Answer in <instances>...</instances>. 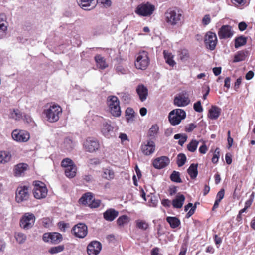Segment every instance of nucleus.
<instances>
[{"mask_svg": "<svg viewBox=\"0 0 255 255\" xmlns=\"http://www.w3.org/2000/svg\"><path fill=\"white\" fill-rule=\"evenodd\" d=\"M165 20L168 25L178 27L184 20L183 12L178 8H169L165 13Z\"/></svg>", "mask_w": 255, "mask_h": 255, "instance_id": "nucleus-1", "label": "nucleus"}, {"mask_svg": "<svg viewBox=\"0 0 255 255\" xmlns=\"http://www.w3.org/2000/svg\"><path fill=\"white\" fill-rule=\"evenodd\" d=\"M62 113V108L56 104H51L43 112L47 121L51 123L57 122L59 120Z\"/></svg>", "mask_w": 255, "mask_h": 255, "instance_id": "nucleus-2", "label": "nucleus"}, {"mask_svg": "<svg viewBox=\"0 0 255 255\" xmlns=\"http://www.w3.org/2000/svg\"><path fill=\"white\" fill-rule=\"evenodd\" d=\"M150 63L148 53L144 50L139 51L135 56L134 65L136 69L145 70Z\"/></svg>", "mask_w": 255, "mask_h": 255, "instance_id": "nucleus-3", "label": "nucleus"}, {"mask_svg": "<svg viewBox=\"0 0 255 255\" xmlns=\"http://www.w3.org/2000/svg\"><path fill=\"white\" fill-rule=\"evenodd\" d=\"M107 104L112 116L118 117L121 115L120 101L116 96L110 95L107 98Z\"/></svg>", "mask_w": 255, "mask_h": 255, "instance_id": "nucleus-4", "label": "nucleus"}, {"mask_svg": "<svg viewBox=\"0 0 255 255\" xmlns=\"http://www.w3.org/2000/svg\"><path fill=\"white\" fill-rule=\"evenodd\" d=\"M94 119L102 122L101 128V132L102 134L106 138H110L114 136V128L111 125V122L109 120H103L101 117L97 115L94 116Z\"/></svg>", "mask_w": 255, "mask_h": 255, "instance_id": "nucleus-5", "label": "nucleus"}, {"mask_svg": "<svg viewBox=\"0 0 255 255\" xmlns=\"http://www.w3.org/2000/svg\"><path fill=\"white\" fill-rule=\"evenodd\" d=\"M155 10V6L149 2L138 5L135 10L136 14L140 16H150Z\"/></svg>", "mask_w": 255, "mask_h": 255, "instance_id": "nucleus-6", "label": "nucleus"}, {"mask_svg": "<svg viewBox=\"0 0 255 255\" xmlns=\"http://www.w3.org/2000/svg\"><path fill=\"white\" fill-rule=\"evenodd\" d=\"M186 117L185 112L181 109H176L169 113L168 118L171 124L173 126L179 124Z\"/></svg>", "mask_w": 255, "mask_h": 255, "instance_id": "nucleus-7", "label": "nucleus"}, {"mask_svg": "<svg viewBox=\"0 0 255 255\" xmlns=\"http://www.w3.org/2000/svg\"><path fill=\"white\" fill-rule=\"evenodd\" d=\"M35 221V217L31 213H25L20 220V227L24 230H28L31 228Z\"/></svg>", "mask_w": 255, "mask_h": 255, "instance_id": "nucleus-8", "label": "nucleus"}, {"mask_svg": "<svg viewBox=\"0 0 255 255\" xmlns=\"http://www.w3.org/2000/svg\"><path fill=\"white\" fill-rule=\"evenodd\" d=\"M33 192L34 197L38 199L46 197L47 194V189L45 184L39 181H35Z\"/></svg>", "mask_w": 255, "mask_h": 255, "instance_id": "nucleus-9", "label": "nucleus"}, {"mask_svg": "<svg viewBox=\"0 0 255 255\" xmlns=\"http://www.w3.org/2000/svg\"><path fill=\"white\" fill-rule=\"evenodd\" d=\"M11 136L17 142H26L30 138V134L26 130L16 129L12 131Z\"/></svg>", "mask_w": 255, "mask_h": 255, "instance_id": "nucleus-10", "label": "nucleus"}, {"mask_svg": "<svg viewBox=\"0 0 255 255\" xmlns=\"http://www.w3.org/2000/svg\"><path fill=\"white\" fill-rule=\"evenodd\" d=\"M30 196V191L28 187L20 186L16 191L15 200L17 203L27 201Z\"/></svg>", "mask_w": 255, "mask_h": 255, "instance_id": "nucleus-11", "label": "nucleus"}, {"mask_svg": "<svg viewBox=\"0 0 255 255\" xmlns=\"http://www.w3.org/2000/svg\"><path fill=\"white\" fill-rule=\"evenodd\" d=\"M204 42L207 48L211 50H214L217 43L216 34L211 31L207 32L205 36Z\"/></svg>", "mask_w": 255, "mask_h": 255, "instance_id": "nucleus-12", "label": "nucleus"}, {"mask_svg": "<svg viewBox=\"0 0 255 255\" xmlns=\"http://www.w3.org/2000/svg\"><path fill=\"white\" fill-rule=\"evenodd\" d=\"M84 147L87 151L92 153L98 150L100 144L97 139L93 138H88L85 141Z\"/></svg>", "mask_w": 255, "mask_h": 255, "instance_id": "nucleus-13", "label": "nucleus"}, {"mask_svg": "<svg viewBox=\"0 0 255 255\" xmlns=\"http://www.w3.org/2000/svg\"><path fill=\"white\" fill-rule=\"evenodd\" d=\"M234 33V32L232 27L228 25H223L218 31V34L220 39L231 38Z\"/></svg>", "mask_w": 255, "mask_h": 255, "instance_id": "nucleus-14", "label": "nucleus"}, {"mask_svg": "<svg viewBox=\"0 0 255 255\" xmlns=\"http://www.w3.org/2000/svg\"><path fill=\"white\" fill-rule=\"evenodd\" d=\"M43 240L52 244H58L62 240V236L59 233H46L43 235Z\"/></svg>", "mask_w": 255, "mask_h": 255, "instance_id": "nucleus-15", "label": "nucleus"}, {"mask_svg": "<svg viewBox=\"0 0 255 255\" xmlns=\"http://www.w3.org/2000/svg\"><path fill=\"white\" fill-rule=\"evenodd\" d=\"M141 150L145 155H150L155 150V143L151 140L146 141L142 143Z\"/></svg>", "mask_w": 255, "mask_h": 255, "instance_id": "nucleus-16", "label": "nucleus"}, {"mask_svg": "<svg viewBox=\"0 0 255 255\" xmlns=\"http://www.w3.org/2000/svg\"><path fill=\"white\" fill-rule=\"evenodd\" d=\"M72 231L76 237L83 238L87 234V227L85 224L79 223L73 228Z\"/></svg>", "mask_w": 255, "mask_h": 255, "instance_id": "nucleus-17", "label": "nucleus"}, {"mask_svg": "<svg viewBox=\"0 0 255 255\" xmlns=\"http://www.w3.org/2000/svg\"><path fill=\"white\" fill-rule=\"evenodd\" d=\"M101 249L102 245L99 242L92 241L87 246V253L89 255H97Z\"/></svg>", "mask_w": 255, "mask_h": 255, "instance_id": "nucleus-18", "label": "nucleus"}, {"mask_svg": "<svg viewBox=\"0 0 255 255\" xmlns=\"http://www.w3.org/2000/svg\"><path fill=\"white\" fill-rule=\"evenodd\" d=\"M170 163V160L166 156H161L156 158L153 162V166L156 169H162Z\"/></svg>", "mask_w": 255, "mask_h": 255, "instance_id": "nucleus-19", "label": "nucleus"}, {"mask_svg": "<svg viewBox=\"0 0 255 255\" xmlns=\"http://www.w3.org/2000/svg\"><path fill=\"white\" fill-rule=\"evenodd\" d=\"M190 102L189 98L183 95L179 94L175 97L174 104L178 107H185L188 105Z\"/></svg>", "mask_w": 255, "mask_h": 255, "instance_id": "nucleus-20", "label": "nucleus"}, {"mask_svg": "<svg viewBox=\"0 0 255 255\" xmlns=\"http://www.w3.org/2000/svg\"><path fill=\"white\" fill-rule=\"evenodd\" d=\"M119 212L113 208L108 209L103 213V217L107 221H114L118 216Z\"/></svg>", "mask_w": 255, "mask_h": 255, "instance_id": "nucleus-21", "label": "nucleus"}, {"mask_svg": "<svg viewBox=\"0 0 255 255\" xmlns=\"http://www.w3.org/2000/svg\"><path fill=\"white\" fill-rule=\"evenodd\" d=\"M136 92L140 100L142 102L144 101L146 99L148 95V90L143 85H139L136 88Z\"/></svg>", "mask_w": 255, "mask_h": 255, "instance_id": "nucleus-22", "label": "nucleus"}, {"mask_svg": "<svg viewBox=\"0 0 255 255\" xmlns=\"http://www.w3.org/2000/svg\"><path fill=\"white\" fill-rule=\"evenodd\" d=\"M28 165L25 163H19L15 166L14 173L15 176L19 177L22 176L23 173L27 170Z\"/></svg>", "mask_w": 255, "mask_h": 255, "instance_id": "nucleus-23", "label": "nucleus"}, {"mask_svg": "<svg viewBox=\"0 0 255 255\" xmlns=\"http://www.w3.org/2000/svg\"><path fill=\"white\" fill-rule=\"evenodd\" d=\"M11 154L8 151H0V164H4L9 162L11 159Z\"/></svg>", "mask_w": 255, "mask_h": 255, "instance_id": "nucleus-24", "label": "nucleus"}, {"mask_svg": "<svg viewBox=\"0 0 255 255\" xmlns=\"http://www.w3.org/2000/svg\"><path fill=\"white\" fill-rule=\"evenodd\" d=\"M221 111L220 108L212 106L209 110L208 117L212 120L217 119L220 115Z\"/></svg>", "mask_w": 255, "mask_h": 255, "instance_id": "nucleus-25", "label": "nucleus"}, {"mask_svg": "<svg viewBox=\"0 0 255 255\" xmlns=\"http://www.w3.org/2000/svg\"><path fill=\"white\" fill-rule=\"evenodd\" d=\"M95 60L97 67L101 69H104L108 67V64L106 62L104 57L100 55H96Z\"/></svg>", "mask_w": 255, "mask_h": 255, "instance_id": "nucleus-26", "label": "nucleus"}, {"mask_svg": "<svg viewBox=\"0 0 255 255\" xmlns=\"http://www.w3.org/2000/svg\"><path fill=\"white\" fill-rule=\"evenodd\" d=\"M185 198L182 194H177L175 199L172 201V205L174 208H181L184 203Z\"/></svg>", "mask_w": 255, "mask_h": 255, "instance_id": "nucleus-27", "label": "nucleus"}, {"mask_svg": "<svg viewBox=\"0 0 255 255\" xmlns=\"http://www.w3.org/2000/svg\"><path fill=\"white\" fill-rule=\"evenodd\" d=\"M101 176L102 178L106 180H111L114 178L115 172L114 170L110 167L103 168Z\"/></svg>", "mask_w": 255, "mask_h": 255, "instance_id": "nucleus-28", "label": "nucleus"}, {"mask_svg": "<svg viewBox=\"0 0 255 255\" xmlns=\"http://www.w3.org/2000/svg\"><path fill=\"white\" fill-rule=\"evenodd\" d=\"M93 197V194L91 192H87L85 193L79 199V202L83 205H88L92 202Z\"/></svg>", "mask_w": 255, "mask_h": 255, "instance_id": "nucleus-29", "label": "nucleus"}, {"mask_svg": "<svg viewBox=\"0 0 255 255\" xmlns=\"http://www.w3.org/2000/svg\"><path fill=\"white\" fill-rule=\"evenodd\" d=\"M9 117L16 121H19L23 117L22 113L17 109H10Z\"/></svg>", "mask_w": 255, "mask_h": 255, "instance_id": "nucleus-30", "label": "nucleus"}, {"mask_svg": "<svg viewBox=\"0 0 255 255\" xmlns=\"http://www.w3.org/2000/svg\"><path fill=\"white\" fill-rule=\"evenodd\" d=\"M164 57L166 62L171 67H173L176 65L175 61L173 60L174 56L168 51L164 50L163 51Z\"/></svg>", "mask_w": 255, "mask_h": 255, "instance_id": "nucleus-31", "label": "nucleus"}, {"mask_svg": "<svg viewBox=\"0 0 255 255\" xmlns=\"http://www.w3.org/2000/svg\"><path fill=\"white\" fill-rule=\"evenodd\" d=\"M77 167L76 165H72L65 169V175L69 178H72L76 176Z\"/></svg>", "mask_w": 255, "mask_h": 255, "instance_id": "nucleus-32", "label": "nucleus"}, {"mask_svg": "<svg viewBox=\"0 0 255 255\" xmlns=\"http://www.w3.org/2000/svg\"><path fill=\"white\" fill-rule=\"evenodd\" d=\"M166 221L172 228H176L180 224V220L176 217H167Z\"/></svg>", "mask_w": 255, "mask_h": 255, "instance_id": "nucleus-33", "label": "nucleus"}, {"mask_svg": "<svg viewBox=\"0 0 255 255\" xmlns=\"http://www.w3.org/2000/svg\"><path fill=\"white\" fill-rule=\"evenodd\" d=\"M130 221V218L126 215H124L120 216L117 220V224L120 227H124L125 225L128 224Z\"/></svg>", "mask_w": 255, "mask_h": 255, "instance_id": "nucleus-34", "label": "nucleus"}, {"mask_svg": "<svg viewBox=\"0 0 255 255\" xmlns=\"http://www.w3.org/2000/svg\"><path fill=\"white\" fill-rule=\"evenodd\" d=\"M187 172L191 179L195 178L198 174L197 164H192L188 169Z\"/></svg>", "mask_w": 255, "mask_h": 255, "instance_id": "nucleus-35", "label": "nucleus"}, {"mask_svg": "<svg viewBox=\"0 0 255 255\" xmlns=\"http://www.w3.org/2000/svg\"><path fill=\"white\" fill-rule=\"evenodd\" d=\"M159 131V127L157 124L153 125L149 128L148 136L152 139L155 138Z\"/></svg>", "mask_w": 255, "mask_h": 255, "instance_id": "nucleus-36", "label": "nucleus"}, {"mask_svg": "<svg viewBox=\"0 0 255 255\" xmlns=\"http://www.w3.org/2000/svg\"><path fill=\"white\" fill-rule=\"evenodd\" d=\"M95 0H80L79 5L84 10H90V7L93 1Z\"/></svg>", "mask_w": 255, "mask_h": 255, "instance_id": "nucleus-37", "label": "nucleus"}, {"mask_svg": "<svg viewBox=\"0 0 255 255\" xmlns=\"http://www.w3.org/2000/svg\"><path fill=\"white\" fill-rule=\"evenodd\" d=\"M247 42V39L243 36H241L235 39V47L238 48L246 44Z\"/></svg>", "mask_w": 255, "mask_h": 255, "instance_id": "nucleus-38", "label": "nucleus"}, {"mask_svg": "<svg viewBox=\"0 0 255 255\" xmlns=\"http://www.w3.org/2000/svg\"><path fill=\"white\" fill-rule=\"evenodd\" d=\"M126 116L128 122L132 121L135 117V112L131 108H128L126 110Z\"/></svg>", "mask_w": 255, "mask_h": 255, "instance_id": "nucleus-39", "label": "nucleus"}, {"mask_svg": "<svg viewBox=\"0 0 255 255\" xmlns=\"http://www.w3.org/2000/svg\"><path fill=\"white\" fill-rule=\"evenodd\" d=\"M246 53L243 51H238L234 56L233 62H239L244 60L246 57Z\"/></svg>", "mask_w": 255, "mask_h": 255, "instance_id": "nucleus-40", "label": "nucleus"}, {"mask_svg": "<svg viewBox=\"0 0 255 255\" xmlns=\"http://www.w3.org/2000/svg\"><path fill=\"white\" fill-rule=\"evenodd\" d=\"M14 237L16 241L19 244H23L26 240V235L21 232H16L14 234Z\"/></svg>", "mask_w": 255, "mask_h": 255, "instance_id": "nucleus-41", "label": "nucleus"}, {"mask_svg": "<svg viewBox=\"0 0 255 255\" xmlns=\"http://www.w3.org/2000/svg\"><path fill=\"white\" fill-rule=\"evenodd\" d=\"M135 223L136 227L142 230H146L149 227L148 224L144 220H137Z\"/></svg>", "mask_w": 255, "mask_h": 255, "instance_id": "nucleus-42", "label": "nucleus"}, {"mask_svg": "<svg viewBox=\"0 0 255 255\" xmlns=\"http://www.w3.org/2000/svg\"><path fill=\"white\" fill-rule=\"evenodd\" d=\"M170 178L173 182L176 183H181L182 180L180 178V174L179 172L173 171L170 175Z\"/></svg>", "mask_w": 255, "mask_h": 255, "instance_id": "nucleus-43", "label": "nucleus"}, {"mask_svg": "<svg viewBox=\"0 0 255 255\" xmlns=\"http://www.w3.org/2000/svg\"><path fill=\"white\" fill-rule=\"evenodd\" d=\"M174 138L179 139L178 144L182 146L187 139V136L185 134H176L174 135Z\"/></svg>", "mask_w": 255, "mask_h": 255, "instance_id": "nucleus-44", "label": "nucleus"}, {"mask_svg": "<svg viewBox=\"0 0 255 255\" xmlns=\"http://www.w3.org/2000/svg\"><path fill=\"white\" fill-rule=\"evenodd\" d=\"M199 142L196 140H192L188 145V150L192 152H194L197 149Z\"/></svg>", "mask_w": 255, "mask_h": 255, "instance_id": "nucleus-45", "label": "nucleus"}, {"mask_svg": "<svg viewBox=\"0 0 255 255\" xmlns=\"http://www.w3.org/2000/svg\"><path fill=\"white\" fill-rule=\"evenodd\" d=\"M190 208H191L186 215V217L188 218L191 217L194 213L196 207V205L193 206L192 203H189L185 206V211H187Z\"/></svg>", "mask_w": 255, "mask_h": 255, "instance_id": "nucleus-46", "label": "nucleus"}, {"mask_svg": "<svg viewBox=\"0 0 255 255\" xmlns=\"http://www.w3.org/2000/svg\"><path fill=\"white\" fill-rule=\"evenodd\" d=\"M7 31V25L4 23L0 22V39L5 37Z\"/></svg>", "mask_w": 255, "mask_h": 255, "instance_id": "nucleus-47", "label": "nucleus"}, {"mask_svg": "<svg viewBox=\"0 0 255 255\" xmlns=\"http://www.w3.org/2000/svg\"><path fill=\"white\" fill-rule=\"evenodd\" d=\"M63 146L66 150H71L74 147V143L71 139L66 138L64 140Z\"/></svg>", "mask_w": 255, "mask_h": 255, "instance_id": "nucleus-48", "label": "nucleus"}, {"mask_svg": "<svg viewBox=\"0 0 255 255\" xmlns=\"http://www.w3.org/2000/svg\"><path fill=\"white\" fill-rule=\"evenodd\" d=\"M186 161V157L185 154L180 153L177 156V164L179 167L182 166Z\"/></svg>", "mask_w": 255, "mask_h": 255, "instance_id": "nucleus-49", "label": "nucleus"}, {"mask_svg": "<svg viewBox=\"0 0 255 255\" xmlns=\"http://www.w3.org/2000/svg\"><path fill=\"white\" fill-rule=\"evenodd\" d=\"M73 161L70 158H65L61 162V166L65 169L69 166H72V165H74Z\"/></svg>", "mask_w": 255, "mask_h": 255, "instance_id": "nucleus-50", "label": "nucleus"}, {"mask_svg": "<svg viewBox=\"0 0 255 255\" xmlns=\"http://www.w3.org/2000/svg\"><path fill=\"white\" fill-rule=\"evenodd\" d=\"M64 247L63 245H59L56 247H52L49 250V253L52 254L60 253L63 251Z\"/></svg>", "mask_w": 255, "mask_h": 255, "instance_id": "nucleus-51", "label": "nucleus"}, {"mask_svg": "<svg viewBox=\"0 0 255 255\" xmlns=\"http://www.w3.org/2000/svg\"><path fill=\"white\" fill-rule=\"evenodd\" d=\"M219 156L220 149L219 148H216L214 152V154L212 158V162L214 164L217 163L218 161Z\"/></svg>", "mask_w": 255, "mask_h": 255, "instance_id": "nucleus-52", "label": "nucleus"}, {"mask_svg": "<svg viewBox=\"0 0 255 255\" xmlns=\"http://www.w3.org/2000/svg\"><path fill=\"white\" fill-rule=\"evenodd\" d=\"M193 108L195 111L199 113L202 112L203 110L200 101H198L194 104Z\"/></svg>", "mask_w": 255, "mask_h": 255, "instance_id": "nucleus-53", "label": "nucleus"}, {"mask_svg": "<svg viewBox=\"0 0 255 255\" xmlns=\"http://www.w3.org/2000/svg\"><path fill=\"white\" fill-rule=\"evenodd\" d=\"M100 203L101 201L99 200H95L93 197L92 202L89 206L91 208H97L100 206Z\"/></svg>", "mask_w": 255, "mask_h": 255, "instance_id": "nucleus-54", "label": "nucleus"}, {"mask_svg": "<svg viewBox=\"0 0 255 255\" xmlns=\"http://www.w3.org/2000/svg\"><path fill=\"white\" fill-rule=\"evenodd\" d=\"M121 95H122L121 97L123 101H124L126 103L129 102L130 99H131V96H130V95L128 93V92L122 93L121 94Z\"/></svg>", "mask_w": 255, "mask_h": 255, "instance_id": "nucleus-55", "label": "nucleus"}, {"mask_svg": "<svg viewBox=\"0 0 255 255\" xmlns=\"http://www.w3.org/2000/svg\"><path fill=\"white\" fill-rule=\"evenodd\" d=\"M196 127V126L193 123H190L185 127V130L186 132H190L192 131Z\"/></svg>", "mask_w": 255, "mask_h": 255, "instance_id": "nucleus-56", "label": "nucleus"}, {"mask_svg": "<svg viewBox=\"0 0 255 255\" xmlns=\"http://www.w3.org/2000/svg\"><path fill=\"white\" fill-rule=\"evenodd\" d=\"M116 71L119 74H125L127 73L128 70L124 68L122 66L119 65L116 67Z\"/></svg>", "mask_w": 255, "mask_h": 255, "instance_id": "nucleus-57", "label": "nucleus"}, {"mask_svg": "<svg viewBox=\"0 0 255 255\" xmlns=\"http://www.w3.org/2000/svg\"><path fill=\"white\" fill-rule=\"evenodd\" d=\"M189 57V55L186 50H183L181 51V52L180 54V58L182 61H185L187 60V59Z\"/></svg>", "mask_w": 255, "mask_h": 255, "instance_id": "nucleus-58", "label": "nucleus"}, {"mask_svg": "<svg viewBox=\"0 0 255 255\" xmlns=\"http://www.w3.org/2000/svg\"><path fill=\"white\" fill-rule=\"evenodd\" d=\"M225 191L223 189H221L217 194L216 200L218 201H221L224 197Z\"/></svg>", "mask_w": 255, "mask_h": 255, "instance_id": "nucleus-59", "label": "nucleus"}, {"mask_svg": "<svg viewBox=\"0 0 255 255\" xmlns=\"http://www.w3.org/2000/svg\"><path fill=\"white\" fill-rule=\"evenodd\" d=\"M97 2L101 3L104 7H109L111 4V2L110 0H97Z\"/></svg>", "mask_w": 255, "mask_h": 255, "instance_id": "nucleus-60", "label": "nucleus"}, {"mask_svg": "<svg viewBox=\"0 0 255 255\" xmlns=\"http://www.w3.org/2000/svg\"><path fill=\"white\" fill-rule=\"evenodd\" d=\"M58 227L61 231H65L66 228L68 227V224L63 222H60L58 224Z\"/></svg>", "mask_w": 255, "mask_h": 255, "instance_id": "nucleus-61", "label": "nucleus"}, {"mask_svg": "<svg viewBox=\"0 0 255 255\" xmlns=\"http://www.w3.org/2000/svg\"><path fill=\"white\" fill-rule=\"evenodd\" d=\"M242 78L241 77H239L235 82L234 86V88L235 91H237L238 89L239 88L240 85L241 84L242 82Z\"/></svg>", "mask_w": 255, "mask_h": 255, "instance_id": "nucleus-62", "label": "nucleus"}, {"mask_svg": "<svg viewBox=\"0 0 255 255\" xmlns=\"http://www.w3.org/2000/svg\"><path fill=\"white\" fill-rule=\"evenodd\" d=\"M100 163V160L98 158L90 159L89 161V164L91 165H97Z\"/></svg>", "mask_w": 255, "mask_h": 255, "instance_id": "nucleus-63", "label": "nucleus"}, {"mask_svg": "<svg viewBox=\"0 0 255 255\" xmlns=\"http://www.w3.org/2000/svg\"><path fill=\"white\" fill-rule=\"evenodd\" d=\"M208 148L206 144L204 143L202 145H201L199 149V151L201 154H205L206 152L207 151Z\"/></svg>", "mask_w": 255, "mask_h": 255, "instance_id": "nucleus-64", "label": "nucleus"}]
</instances>
